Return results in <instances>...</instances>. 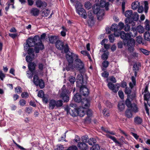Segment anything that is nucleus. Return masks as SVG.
I'll return each mask as SVG.
<instances>
[{
  "mask_svg": "<svg viewBox=\"0 0 150 150\" xmlns=\"http://www.w3.org/2000/svg\"><path fill=\"white\" fill-rule=\"evenodd\" d=\"M90 100L86 98H83L82 99L80 103L83 108H88L90 106Z\"/></svg>",
  "mask_w": 150,
  "mask_h": 150,
  "instance_id": "ddd939ff",
  "label": "nucleus"
},
{
  "mask_svg": "<svg viewBox=\"0 0 150 150\" xmlns=\"http://www.w3.org/2000/svg\"><path fill=\"white\" fill-rule=\"evenodd\" d=\"M30 55H27L26 57V61L28 62L29 63L30 62H32L33 60L32 57Z\"/></svg>",
  "mask_w": 150,
  "mask_h": 150,
  "instance_id": "0e129e2a",
  "label": "nucleus"
},
{
  "mask_svg": "<svg viewBox=\"0 0 150 150\" xmlns=\"http://www.w3.org/2000/svg\"><path fill=\"white\" fill-rule=\"evenodd\" d=\"M140 3L138 1H135L133 2L131 5L132 8L133 10H136L140 5Z\"/></svg>",
  "mask_w": 150,
  "mask_h": 150,
  "instance_id": "72a5a7b5",
  "label": "nucleus"
},
{
  "mask_svg": "<svg viewBox=\"0 0 150 150\" xmlns=\"http://www.w3.org/2000/svg\"><path fill=\"white\" fill-rule=\"evenodd\" d=\"M84 6L86 8L89 9L91 8V5L90 2L87 1L85 2Z\"/></svg>",
  "mask_w": 150,
  "mask_h": 150,
  "instance_id": "6e6d98bb",
  "label": "nucleus"
},
{
  "mask_svg": "<svg viewBox=\"0 0 150 150\" xmlns=\"http://www.w3.org/2000/svg\"><path fill=\"white\" fill-rule=\"evenodd\" d=\"M105 103L106 105V106L109 108H110L112 107V103L108 100L105 101Z\"/></svg>",
  "mask_w": 150,
  "mask_h": 150,
  "instance_id": "774afa93",
  "label": "nucleus"
},
{
  "mask_svg": "<svg viewBox=\"0 0 150 150\" xmlns=\"http://www.w3.org/2000/svg\"><path fill=\"white\" fill-rule=\"evenodd\" d=\"M32 38L30 40H31L32 42H35V45L36 46L35 47V52L38 53L39 52L40 50H42L44 49V46L42 41L40 40V37L38 35H36Z\"/></svg>",
  "mask_w": 150,
  "mask_h": 150,
  "instance_id": "f03ea898",
  "label": "nucleus"
},
{
  "mask_svg": "<svg viewBox=\"0 0 150 150\" xmlns=\"http://www.w3.org/2000/svg\"><path fill=\"white\" fill-rule=\"evenodd\" d=\"M125 104L126 106L128 108H130L131 107V105H132V104L131 103V101H130L129 99V97H127V99L125 101Z\"/></svg>",
  "mask_w": 150,
  "mask_h": 150,
  "instance_id": "a19ab883",
  "label": "nucleus"
},
{
  "mask_svg": "<svg viewBox=\"0 0 150 150\" xmlns=\"http://www.w3.org/2000/svg\"><path fill=\"white\" fill-rule=\"evenodd\" d=\"M74 63L76 65L77 70L80 71L84 68V64L80 59L78 58L76 59Z\"/></svg>",
  "mask_w": 150,
  "mask_h": 150,
  "instance_id": "1a4fd4ad",
  "label": "nucleus"
},
{
  "mask_svg": "<svg viewBox=\"0 0 150 150\" xmlns=\"http://www.w3.org/2000/svg\"><path fill=\"white\" fill-rule=\"evenodd\" d=\"M95 14L91 12L88 13V18L87 23L89 26H92L94 23V17Z\"/></svg>",
  "mask_w": 150,
  "mask_h": 150,
  "instance_id": "2eb2a0df",
  "label": "nucleus"
},
{
  "mask_svg": "<svg viewBox=\"0 0 150 150\" xmlns=\"http://www.w3.org/2000/svg\"><path fill=\"white\" fill-rule=\"evenodd\" d=\"M35 67L36 64L34 62H30L28 66L29 70L33 74V73H35L34 71L35 69Z\"/></svg>",
  "mask_w": 150,
  "mask_h": 150,
  "instance_id": "5701e85b",
  "label": "nucleus"
},
{
  "mask_svg": "<svg viewBox=\"0 0 150 150\" xmlns=\"http://www.w3.org/2000/svg\"><path fill=\"white\" fill-rule=\"evenodd\" d=\"M55 104V100L53 99L50 100L49 102V108L51 110L54 109L56 106Z\"/></svg>",
  "mask_w": 150,
  "mask_h": 150,
  "instance_id": "bb28decb",
  "label": "nucleus"
},
{
  "mask_svg": "<svg viewBox=\"0 0 150 150\" xmlns=\"http://www.w3.org/2000/svg\"><path fill=\"white\" fill-rule=\"evenodd\" d=\"M109 138L112 140L116 143L119 144H121L116 139V138L115 137L112 136H110Z\"/></svg>",
  "mask_w": 150,
  "mask_h": 150,
  "instance_id": "4d7b16f0",
  "label": "nucleus"
},
{
  "mask_svg": "<svg viewBox=\"0 0 150 150\" xmlns=\"http://www.w3.org/2000/svg\"><path fill=\"white\" fill-rule=\"evenodd\" d=\"M32 111L33 108L30 107H26L25 108V112L29 114L31 113Z\"/></svg>",
  "mask_w": 150,
  "mask_h": 150,
  "instance_id": "13d9d810",
  "label": "nucleus"
},
{
  "mask_svg": "<svg viewBox=\"0 0 150 150\" xmlns=\"http://www.w3.org/2000/svg\"><path fill=\"white\" fill-rule=\"evenodd\" d=\"M144 24H145V29L146 30L148 31L150 30V25L149 24V21L147 19H146L144 22Z\"/></svg>",
  "mask_w": 150,
  "mask_h": 150,
  "instance_id": "79ce46f5",
  "label": "nucleus"
},
{
  "mask_svg": "<svg viewBox=\"0 0 150 150\" xmlns=\"http://www.w3.org/2000/svg\"><path fill=\"white\" fill-rule=\"evenodd\" d=\"M132 13V11L131 10H127L125 12V15L126 17H127V18L125 20V23H127L130 21V18H131V16Z\"/></svg>",
  "mask_w": 150,
  "mask_h": 150,
  "instance_id": "dca6fc26",
  "label": "nucleus"
},
{
  "mask_svg": "<svg viewBox=\"0 0 150 150\" xmlns=\"http://www.w3.org/2000/svg\"><path fill=\"white\" fill-rule=\"evenodd\" d=\"M140 51H141L144 54L148 55L149 54L150 51L141 48L140 49Z\"/></svg>",
  "mask_w": 150,
  "mask_h": 150,
  "instance_id": "5fc2aeb1",
  "label": "nucleus"
},
{
  "mask_svg": "<svg viewBox=\"0 0 150 150\" xmlns=\"http://www.w3.org/2000/svg\"><path fill=\"white\" fill-rule=\"evenodd\" d=\"M106 4L107 2H106L105 0H101L100 1V7L102 8H104L106 5Z\"/></svg>",
  "mask_w": 150,
  "mask_h": 150,
  "instance_id": "864d4df0",
  "label": "nucleus"
},
{
  "mask_svg": "<svg viewBox=\"0 0 150 150\" xmlns=\"http://www.w3.org/2000/svg\"><path fill=\"white\" fill-rule=\"evenodd\" d=\"M117 25L116 23L112 24L110 28V30L113 32L117 30Z\"/></svg>",
  "mask_w": 150,
  "mask_h": 150,
  "instance_id": "c03bdc74",
  "label": "nucleus"
},
{
  "mask_svg": "<svg viewBox=\"0 0 150 150\" xmlns=\"http://www.w3.org/2000/svg\"><path fill=\"white\" fill-rule=\"evenodd\" d=\"M76 86L80 88L81 87H83L85 86V85H84V83H83V80H80L79 81H76Z\"/></svg>",
  "mask_w": 150,
  "mask_h": 150,
  "instance_id": "f704fd0d",
  "label": "nucleus"
},
{
  "mask_svg": "<svg viewBox=\"0 0 150 150\" xmlns=\"http://www.w3.org/2000/svg\"><path fill=\"white\" fill-rule=\"evenodd\" d=\"M79 92L81 96L85 97L87 96L90 93L89 90L86 86L79 88Z\"/></svg>",
  "mask_w": 150,
  "mask_h": 150,
  "instance_id": "9b49d317",
  "label": "nucleus"
},
{
  "mask_svg": "<svg viewBox=\"0 0 150 150\" xmlns=\"http://www.w3.org/2000/svg\"><path fill=\"white\" fill-rule=\"evenodd\" d=\"M131 109H127L125 112V115L126 117L128 118L132 117L133 114Z\"/></svg>",
  "mask_w": 150,
  "mask_h": 150,
  "instance_id": "cd10ccee",
  "label": "nucleus"
},
{
  "mask_svg": "<svg viewBox=\"0 0 150 150\" xmlns=\"http://www.w3.org/2000/svg\"><path fill=\"white\" fill-rule=\"evenodd\" d=\"M55 45L57 49L62 50L64 49L65 53H67L69 51V47L68 45L66 44L64 45V42L59 39L55 42Z\"/></svg>",
  "mask_w": 150,
  "mask_h": 150,
  "instance_id": "20e7f679",
  "label": "nucleus"
},
{
  "mask_svg": "<svg viewBox=\"0 0 150 150\" xmlns=\"http://www.w3.org/2000/svg\"><path fill=\"white\" fill-rule=\"evenodd\" d=\"M76 13L84 19L87 18V13L86 10L82 7L76 10Z\"/></svg>",
  "mask_w": 150,
  "mask_h": 150,
  "instance_id": "4468645a",
  "label": "nucleus"
},
{
  "mask_svg": "<svg viewBox=\"0 0 150 150\" xmlns=\"http://www.w3.org/2000/svg\"><path fill=\"white\" fill-rule=\"evenodd\" d=\"M92 149L91 148V149H92V150H99L100 149L99 145L97 144H94L92 147Z\"/></svg>",
  "mask_w": 150,
  "mask_h": 150,
  "instance_id": "680f3d73",
  "label": "nucleus"
},
{
  "mask_svg": "<svg viewBox=\"0 0 150 150\" xmlns=\"http://www.w3.org/2000/svg\"><path fill=\"white\" fill-rule=\"evenodd\" d=\"M31 39H32V38H30L27 40L26 44L24 46L25 50L26 49L27 50L28 47H33L35 45V42H32L31 40H30Z\"/></svg>",
  "mask_w": 150,
  "mask_h": 150,
  "instance_id": "f3484780",
  "label": "nucleus"
},
{
  "mask_svg": "<svg viewBox=\"0 0 150 150\" xmlns=\"http://www.w3.org/2000/svg\"><path fill=\"white\" fill-rule=\"evenodd\" d=\"M132 91V89L128 87H126L124 90L125 93L127 95V97H129V95L131 94Z\"/></svg>",
  "mask_w": 150,
  "mask_h": 150,
  "instance_id": "e433bc0d",
  "label": "nucleus"
},
{
  "mask_svg": "<svg viewBox=\"0 0 150 150\" xmlns=\"http://www.w3.org/2000/svg\"><path fill=\"white\" fill-rule=\"evenodd\" d=\"M92 9L94 14L97 15L98 19L102 18L104 15V11L103 9L100 8L98 4L94 5L92 7Z\"/></svg>",
  "mask_w": 150,
  "mask_h": 150,
  "instance_id": "7ed1b4c3",
  "label": "nucleus"
},
{
  "mask_svg": "<svg viewBox=\"0 0 150 150\" xmlns=\"http://www.w3.org/2000/svg\"><path fill=\"white\" fill-rule=\"evenodd\" d=\"M86 114L87 115V116H92V111L91 109L87 108L86 109Z\"/></svg>",
  "mask_w": 150,
  "mask_h": 150,
  "instance_id": "8fccbe9b",
  "label": "nucleus"
},
{
  "mask_svg": "<svg viewBox=\"0 0 150 150\" xmlns=\"http://www.w3.org/2000/svg\"><path fill=\"white\" fill-rule=\"evenodd\" d=\"M145 40L147 41H150V33L148 31L146 32L144 34Z\"/></svg>",
  "mask_w": 150,
  "mask_h": 150,
  "instance_id": "4c0bfd02",
  "label": "nucleus"
},
{
  "mask_svg": "<svg viewBox=\"0 0 150 150\" xmlns=\"http://www.w3.org/2000/svg\"><path fill=\"white\" fill-rule=\"evenodd\" d=\"M142 38L140 36L136 37V41L139 44L142 43L143 44H144V40H143V42H142Z\"/></svg>",
  "mask_w": 150,
  "mask_h": 150,
  "instance_id": "a18cd8bd",
  "label": "nucleus"
},
{
  "mask_svg": "<svg viewBox=\"0 0 150 150\" xmlns=\"http://www.w3.org/2000/svg\"><path fill=\"white\" fill-rule=\"evenodd\" d=\"M78 147L80 149L86 150L88 148V145L84 142H79L77 145Z\"/></svg>",
  "mask_w": 150,
  "mask_h": 150,
  "instance_id": "b1692460",
  "label": "nucleus"
},
{
  "mask_svg": "<svg viewBox=\"0 0 150 150\" xmlns=\"http://www.w3.org/2000/svg\"><path fill=\"white\" fill-rule=\"evenodd\" d=\"M67 86L68 89L66 88L65 85H63L62 88V91L60 95V98L62 99L64 102H67L69 101V96L73 88H74V84L67 83Z\"/></svg>",
  "mask_w": 150,
  "mask_h": 150,
  "instance_id": "f257e3e1",
  "label": "nucleus"
},
{
  "mask_svg": "<svg viewBox=\"0 0 150 150\" xmlns=\"http://www.w3.org/2000/svg\"><path fill=\"white\" fill-rule=\"evenodd\" d=\"M132 29L129 32V35H130V38L131 37H134L136 36L137 33V31L136 28H132Z\"/></svg>",
  "mask_w": 150,
  "mask_h": 150,
  "instance_id": "c756f323",
  "label": "nucleus"
},
{
  "mask_svg": "<svg viewBox=\"0 0 150 150\" xmlns=\"http://www.w3.org/2000/svg\"><path fill=\"white\" fill-rule=\"evenodd\" d=\"M33 82L36 86H39L41 89H42L45 87V83L43 80L41 79H40L37 75H34Z\"/></svg>",
  "mask_w": 150,
  "mask_h": 150,
  "instance_id": "39448f33",
  "label": "nucleus"
},
{
  "mask_svg": "<svg viewBox=\"0 0 150 150\" xmlns=\"http://www.w3.org/2000/svg\"><path fill=\"white\" fill-rule=\"evenodd\" d=\"M140 65V63L134 64L133 67V70L139 71V67Z\"/></svg>",
  "mask_w": 150,
  "mask_h": 150,
  "instance_id": "09e8293b",
  "label": "nucleus"
},
{
  "mask_svg": "<svg viewBox=\"0 0 150 150\" xmlns=\"http://www.w3.org/2000/svg\"><path fill=\"white\" fill-rule=\"evenodd\" d=\"M87 109L83 108V107L82 108H77L76 110V115L81 117H83L86 114V109Z\"/></svg>",
  "mask_w": 150,
  "mask_h": 150,
  "instance_id": "6ab92c4d",
  "label": "nucleus"
},
{
  "mask_svg": "<svg viewBox=\"0 0 150 150\" xmlns=\"http://www.w3.org/2000/svg\"><path fill=\"white\" fill-rule=\"evenodd\" d=\"M109 64V62L106 60H104L102 63V65L103 67L105 68L107 67Z\"/></svg>",
  "mask_w": 150,
  "mask_h": 150,
  "instance_id": "bf43d9fd",
  "label": "nucleus"
},
{
  "mask_svg": "<svg viewBox=\"0 0 150 150\" xmlns=\"http://www.w3.org/2000/svg\"><path fill=\"white\" fill-rule=\"evenodd\" d=\"M73 63L68 62L67 65H66L65 67V69L69 71L73 70L74 69V66L73 65Z\"/></svg>",
  "mask_w": 150,
  "mask_h": 150,
  "instance_id": "c85d7f7f",
  "label": "nucleus"
},
{
  "mask_svg": "<svg viewBox=\"0 0 150 150\" xmlns=\"http://www.w3.org/2000/svg\"><path fill=\"white\" fill-rule=\"evenodd\" d=\"M137 31L140 33H143L144 31V29L143 27L141 25H138L136 28Z\"/></svg>",
  "mask_w": 150,
  "mask_h": 150,
  "instance_id": "c9c22d12",
  "label": "nucleus"
},
{
  "mask_svg": "<svg viewBox=\"0 0 150 150\" xmlns=\"http://www.w3.org/2000/svg\"><path fill=\"white\" fill-rule=\"evenodd\" d=\"M144 100L147 101L148 105L150 107V93L149 92L144 94Z\"/></svg>",
  "mask_w": 150,
  "mask_h": 150,
  "instance_id": "a878e982",
  "label": "nucleus"
},
{
  "mask_svg": "<svg viewBox=\"0 0 150 150\" xmlns=\"http://www.w3.org/2000/svg\"><path fill=\"white\" fill-rule=\"evenodd\" d=\"M73 99L75 102L79 103H80L82 98L81 94L77 93L74 95Z\"/></svg>",
  "mask_w": 150,
  "mask_h": 150,
  "instance_id": "4be33fe9",
  "label": "nucleus"
},
{
  "mask_svg": "<svg viewBox=\"0 0 150 150\" xmlns=\"http://www.w3.org/2000/svg\"><path fill=\"white\" fill-rule=\"evenodd\" d=\"M118 94L119 97L122 99L124 98V94L123 92L121 90H120L118 92Z\"/></svg>",
  "mask_w": 150,
  "mask_h": 150,
  "instance_id": "338daca9",
  "label": "nucleus"
},
{
  "mask_svg": "<svg viewBox=\"0 0 150 150\" xmlns=\"http://www.w3.org/2000/svg\"><path fill=\"white\" fill-rule=\"evenodd\" d=\"M55 103L56 107L57 108L62 107L63 104L62 101L61 100H55Z\"/></svg>",
  "mask_w": 150,
  "mask_h": 150,
  "instance_id": "58836bf2",
  "label": "nucleus"
},
{
  "mask_svg": "<svg viewBox=\"0 0 150 150\" xmlns=\"http://www.w3.org/2000/svg\"><path fill=\"white\" fill-rule=\"evenodd\" d=\"M139 18V15L137 12H134L132 13L131 16V18H130V21H129V23L132 24V26L135 25V23L134 21H137Z\"/></svg>",
  "mask_w": 150,
  "mask_h": 150,
  "instance_id": "f8f14e48",
  "label": "nucleus"
},
{
  "mask_svg": "<svg viewBox=\"0 0 150 150\" xmlns=\"http://www.w3.org/2000/svg\"><path fill=\"white\" fill-rule=\"evenodd\" d=\"M77 108H75L73 107L69 108L67 106L65 108V110L67 112V113L70 114L73 116H75L76 115Z\"/></svg>",
  "mask_w": 150,
  "mask_h": 150,
  "instance_id": "9d476101",
  "label": "nucleus"
},
{
  "mask_svg": "<svg viewBox=\"0 0 150 150\" xmlns=\"http://www.w3.org/2000/svg\"><path fill=\"white\" fill-rule=\"evenodd\" d=\"M120 37L123 40L124 42L125 41L127 40V39L130 38V35H129V33H125L123 31H121Z\"/></svg>",
  "mask_w": 150,
  "mask_h": 150,
  "instance_id": "412c9836",
  "label": "nucleus"
},
{
  "mask_svg": "<svg viewBox=\"0 0 150 150\" xmlns=\"http://www.w3.org/2000/svg\"><path fill=\"white\" fill-rule=\"evenodd\" d=\"M135 40L133 38H130L127 39V40L124 42L125 45H127L128 47V49L129 51H131L133 50V48L135 45Z\"/></svg>",
  "mask_w": 150,
  "mask_h": 150,
  "instance_id": "0eeeda50",
  "label": "nucleus"
},
{
  "mask_svg": "<svg viewBox=\"0 0 150 150\" xmlns=\"http://www.w3.org/2000/svg\"><path fill=\"white\" fill-rule=\"evenodd\" d=\"M36 5L38 8H44L47 5V4L45 1H42L41 0H37L35 2Z\"/></svg>",
  "mask_w": 150,
  "mask_h": 150,
  "instance_id": "a211bd4d",
  "label": "nucleus"
},
{
  "mask_svg": "<svg viewBox=\"0 0 150 150\" xmlns=\"http://www.w3.org/2000/svg\"><path fill=\"white\" fill-rule=\"evenodd\" d=\"M121 33V31H120V30L117 29V30L114 31V35L115 37H119L120 36Z\"/></svg>",
  "mask_w": 150,
  "mask_h": 150,
  "instance_id": "052dcab7",
  "label": "nucleus"
},
{
  "mask_svg": "<svg viewBox=\"0 0 150 150\" xmlns=\"http://www.w3.org/2000/svg\"><path fill=\"white\" fill-rule=\"evenodd\" d=\"M125 23L126 24L125 25H124V30L125 31H129L130 29V26L129 24H130L129 23V22L126 23Z\"/></svg>",
  "mask_w": 150,
  "mask_h": 150,
  "instance_id": "603ef678",
  "label": "nucleus"
},
{
  "mask_svg": "<svg viewBox=\"0 0 150 150\" xmlns=\"http://www.w3.org/2000/svg\"><path fill=\"white\" fill-rule=\"evenodd\" d=\"M117 106L119 110L121 111H122L125 108V103L123 102H120L118 103Z\"/></svg>",
  "mask_w": 150,
  "mask_h": 150,
  "instance_id": "2f4dec72",
  "label": "nucleus"
},
{
  "mask_svg": "<svg viewBox=\"0 0 150 150\" xmlns=\"http://www.w3.org/2000/svg\"><path fill=\"white\" fill-rule=\"evenodd\" d=\"M68 81L69 82H68L67 83H69L71 84H74L75 81V77L72 76H70L69 77Z\"/></svg>",
  "mask_w": 150,
  "mask_h": 150,
  "instance_id": "ea45409f",
  "label": "nucleus"
},
{
  "mask_svg": "<svg viewBox=\"0 0 150 150\" xmlns=\"http://www.w3.org/2000/svg\"><path fill=\"white\" fill-rule=\"evenodd\" d=\"M83 5L81 2L78 1H76V5H75L76 10L78 9L83 7Z\"/></svg>",
  "mask_w": 150,
  "mask_h": 150,
  "instance_id": "49530a36",
  "label": "nucleus"
},
{
  "mask_svg": "<svg viewBox=\"0 0 150 150\" xmlns=\"http://www.w3.org/2000/svg\"><path fill=\"white\" fill-rule=\"evenodd\" d=\"M120 84L119 83H117L115 84H113L111 82L108 83L107 86L114 93H117L120 87Z\"/></svg>",
  "mask_w": 150,
  "mask_h": 150,
  "instance_id": "6e6552de",
  "label": "nucleus"
},
{
  "mask_svg": "<svg viewBox=\"0 0 150 150\" xmlns=\"http://www.w3.org/2000/svg\"><path fill=\"white\" fill-rule=\"evenodd\" d=\"M25 50L27 51V53L29 55H32L33 56H34V50L33 48H28L27 50Z\"/></svg>",
  "mask_w": 150,
  "mask_h": 150,
  "instance_id": "37998d69",
  "label": "nucleus"
},
{
  "mask_svg": "<svg viewBox=\"0 0 150 150\" xmlns=\"http://www.w3.org/2000/svg\"><path fill=\"white\" fill-rule=\"evenodd\" d=\"M130 108H131V109L132 112L136 113L138 111V108L137 107V105L135 103H132V105Z\"/></svg>",
  "mask_w": 150,
  "mask_h": 150,
  "instance_id": "473e14b6",
  "label": "nucleus"
},
{
  "mask_svg": "<svg viewBox=\"0 0 150 150\" xmlns=\"http://www.w3.org/2000/svg\"><path fill=\"white\" fill-rule=\"evenodd\" d=\"M134 122L137 125H141L142 122V119L140 117L137 116L134 118Z\"/></svg>",
  "mask_w": 150,
  "mask_h": 150,
  "instance_id": "7c9ffc66",
  "label": "nucleus"
},
{
  "mask_svg": "<svg viewBox=\"0 0 150 150\" xmlns=\"http://www.w3.org/2000/svg\"><path fill=\"white\" fill-rule=\"evenodd\" d=\"M21 96L23 98H27L29 97V94L27 92H23L21 93Z\"/></svg>",
  "mask_w": 150,
  "mask_h": 150,
  "instance_id": "69168bd1",
  "label": "nucleus"
},
{
  "mask_svg": "<svg viewBox=\"0 0 150 150\" xmlns=\"http://www.w3.org/2000/svg\"><path fill=\"white\" fill-rule=\"evenodd\" d=\"M109 54L108 52L107 53L104 52L103 54L101 56V58L104 60H106L108 59V56Z\"/></svg>",
  "mask_w": 150,
  "mask_h": 150,
  "instance_id": "de8ad7c7",
  "label": "nucleus"
},
{
  "mask_svg": "<svg viewBox=\"0 0 150 150\" xmlns=\"http://www.w3.org/2000/svg\"><path fill=\"white\" fill-rule=\"evenodd\" d=\"M40 12V10L37 8H33L31 9L30 13L32 15L37 16L39 14Z\"/></svg>",
  "mask_w": 150,
  "mask_h": 150,
  "instance_id": "393cba45",
  "label": "nucleus"
},
{
  "mask_svg": "<svg viewBox=\"0 0 150 150\" xmlns=\"http://www.w3.org/2000/svg\"><path fill=\"white\" fill-rule=\"evenodd\" d=\"M144 11L146 13L148 12V10L149 9L148 3V2L147 1H144Z\"/></svg>",
  "mask_w": 150,
  "mask_h": 150,
  "instance_id": "3c124183",
  "label": "nucleus"
},
{
  "mask_svg": "<svg viewBox=\"0 0 150 150\" xmlns=\"http://www.w3.org/2000/svg\"><path fill=\"white\" fill-rule=\"evenodd\" d=\"M66 57L68 62L73 63L74 60L79 58V56L73 52H71L69 50L68 53H65Z\"/></svg>",
  "mask_w": 150,
  "mask_h": 150,
  "instance_id": "423d86ee",
  "label": "nucleus"
},
{
  "mask_svg": "<svg viewBox=\"0 0 150 150\" xmlns=\"http://www.w3.org/2000/svg\"><path fill=\"white\" fill-rule=\"evenodd\" d=\"M49 39V43L52 44H55V42L59 39V37L58 36L51 35L48 37Z\"/></svg>",
  "mask_w": 150,
  "mask_h": 150,
  "instance_id": "aec40b11",
  "label": "nucleus"
},
{
  "mask_svg": "<svg viewBox=\"0 0 150 150\" xmlns=\"http://www.w3.org/2000/svg\"><path fill=\"white\" fill-rule=\"evenodd\" d=\"M127 82L125 81H122L120 83V87L123 88H126L127 87Z\"/></svg>",
  "mask_w": 150,
  "mask_h": 150,
  "instance_id": "e2e57ef3",
  "label": "nucleus"
}]
</instances>
